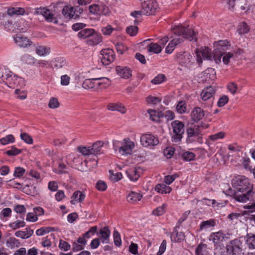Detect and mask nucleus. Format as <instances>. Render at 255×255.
Instances as JSON below:
<instances>
[{"instance_id": "f257e3e1", "label": "nucleus", "mask_w": 255, "mask_h": 255, "mask_svg": "<svg viewBox=\"0 0 255 255\" xmlns=\"http://www.w3.org/2000/svg\"><path fill=\"white\" fill-rule=\"evenodd\" d=\"M232 184L237 191L243 193L238 194L234 192L231 196L239 202L250 201L252 202L251 205H247L246 208L255 209V192L253 191V186L250 182L249 179L243 175H237L232 180Z\"/></svg>"}, {"instance_id": "f03ea898", "label": "nucleus", "mask_w": 255, "mask_h": 255, "mask_svg": "<svg viewBox=\"0 0 255 255\" xmlns=\"http://www.w3.org/2000/svg\"><path fill=\"white\" fill-rule=\"evenodd\" d=\"M34 13L36 14L42 15L47 21L54 23H58L61 20L62 22H63L72 18L74 19V7L71 5H65L63 7L62 15H56L53 13L51 10L45 7L37 8Z\"/></svg>"}, {"instance_id": "7ed1b4c3", "label": "nucleus", "mask_w": 255, "mask_h": 255, "mask_svg": "<svg viewBox=\"0 0 255 255\" xmlns=\"http://www.w3.org/2000/svg\"><path fill=\"white\" fill-rule=\"evenodd\" d=\"M172 31L175 35L181 36L182 38H177L173 39L165 48V52L167 53H171L176 46L183 41L182 38L187 39L190 41L193 40L196 41L197 40L195 37V32L189 26L185 27L183 26L182 25H177L172 28Z\"/></svg>"}, {"instance_id": "20e7f679", "label": "nucleus", "mask_w": 255, "mask_h": 255, "mask_svg": "<svg viewBox=\"0 0 255 255\" xmlns=\"http://www.w3.org/2000/svg\"><path fill=\"white\" fill-rule=\"evenodd\" d=\"M135 146L134 143L129 138H126L122 141L115 140L113 141V147L115 150H119L122 155H131Z\"/></svg>"}, {"instance_id": "39448f33", "label": "nucleus", "mask_w": 255, "mask_h": 255, "mask_svg": "<svg viewBox=\"0 0 255 255\" xmlns=\"http://www.w3.org/2000/svg\"><path fill=\"white\" fill-rule=\"evenodd\" d=\"M215 49L213 51V59L217 64L221 62V58L224 53L229 50L231 47L230 42L227 40H220L214 43Z\"/></svg>"}, {"instance_id": "423d86ee", "label": "nucleus", "mask_w": 255, "mask_h": 255, "mask_svg": "<svg viewBox=\"0 0 255 255\" xmlns=\"http://www.w3.org/2000/svg\"><path fill=\"white\" fill-rule=\"evenodd\" d=\"M171 127L174 133L172 141L175 142L180 141L184 133V124L181 121L175 120L171 123Z\"/></svg>"}, {"instance_id": "0eeeda50", "label": "nucleus", "mask_w": 255, "mask_h": 255, "mask_svg": "<svg viewBox=\"0 0 255 255\" xmlns=\"http://www.w3.org/2000/svg\"><path fill=\"white\" fill-rule=\"evenodd\" d=\"M5 77L3 83L9 88L13 89L17 87L21 88L25 85L24 79L13 74L10 71V74Z\"/></svg>"}, {"instance_id": "6e6552de", "label": "nucleus", "mask_w": 255, "mask_h": 255, "mask_svg": "<svg viewBox=\"0 0 255 255\" xmlns=\"http://www.w3.org/2000/svg\"><path fill=\"white\" fill-rule=\"evenodd\" d=\"M89 9L91 13L96 16L108 15L110 12L109 7L102 2L90 5Z\"/></svg>"}, {"instance_id": "1a4fd4ad", "label": "nucleus", "mask_w": 255, "mask_h": 255, "mask_svg": "<svg viewBox=\"0 0 255 255\" xmlns=\"http://www.w3.org/2000/svg\"><path fill=\"white\" fill-rule=\"evenodd\" d=\"M242 246V243L241 241L238 239H236L230 241L226 245V249L229 255H243L244 253Z\"/></svg>"}, {"instance_id": "9d476101", "label": "nucleus", "mask_w": 255, "mask_h": 255, "mask_svg": "<svg viewBox=\"0 0 255 255\" xmlns=\"http://www.w3.org/2000/svg\"><path fill=\"white\" fill-rule=\"evenodd\" d=\"M141 4L143 14L146 15L154 14L158 7L157 2L153 0H141Z\"/></svg>"}, {"instance_id": "9b49d317", "label": "nucleus", "mask_w": 255, "mask_h": 255, "mask_svg": "<svg viewBox=\"0 0 255 255\" xmlns=\"http://www.w3.org/2000/svg\"><path fill=\"white\" fill-rule=\"evenodd\" d=\"M186 133V142L187 143H191L197 141L200 135H201L199 129H197L196 128L195 125L193 124L188 125Z\"/></svg>"}, {"instance_id": "f8f14e48", "label": "nucleus", "mask_w": 255, "mask_h": 255, "mask_svg": "<svg viewBox=\"0 0 255 255\" xmlns=\"http://www.w3.org/2000/svg\"><path fill=\"white\" fill-rule=\"evenodd\" d=\"M228 239L227 235L221 231L212 233L209 238V240L213 242L214 247L223 245V243Z\"/></svg>"}, {"instance_id": "ddd939ff", "label": "nucleus", "mask_w": 255, "mask_h": 255, "mask_svg": "<svg viewBox=\"0 0 255 255\" xmlns=\"http://www.w3.org/2000/svg\"><path fill=\"white\" fill-rule=\"evenodd\" d=\"M100 58L103 65H108L114 61V52L110 49H103L101 51Z\"/></svg>"}, {"instance_id": "4468645a", "label": "nucleus", "mask_w": 255, "mask_h": 255, "mask_svg": "<svg viewBox=\"0 0 255 255\" xmlns=\"http://www.w3.org/2000/svg\"><path fill=\"white\" fill-rule=\"evenodd\" d=\"M140 141L141 144L145 147L154 146L159 142L158 138L151 134L142 135L140 137Z\"/></svg>"}, {"instance_id": "2eb2a0df", "label": "nucleus", "mask_w": 255, "mask_h": 255, "mask_svg": "<svg viewBox=\"0 0 255 255\" xmlns=\"http://www.w3.org/2000/svg\"><path fill=\"white\" fill-rule=\"evenodd\" d=\"M205 116L204 110L200 107H195L191 113V119L195 122H198L202 120Z\"/></svg>"}, {"instance_id": "dca6fc26", "label": "nucleus", "mask_w": 255, "mask_h": 255, "mask_svg": "<svg viewBox=\"0 0 255 255\" xmlns=\"http://www.w3.org/2000/svg\"><path fill=\"white\" fill-rule=\"evenodd\" d=\"M111 231L108 227H104L99 232V237L103 243H109Z\"/></svg>"}, {"instance_id": "f3484780", "label": "nucleus", "mask_w": 255, "mask_h": 255, "mask_svg": "<svg viewBox=\"0 0 255 255\" xmlns=\"http://www.w3.org/2000/svg\"><path fill=\"white\" fill-rule=\"evenodd\" d=\"M116 71L117 74L123 78L128 79L131 76V70L127 67L117 66L116 67Z\"/></svg>"}, {"instance_id": "a211bd4d", "label": "nucleus", "mask_w": 255, "mask_h": 255, "mask_svg": "<svg viewBox=\"0 0 255 255\" xmlns=\"http://www.w3.org/2000/svg\"><path fill=\"white\" fill-rule=\"evenodd\" d=\"M15 42L20 47H26L30 46L31 42L25 36L22 35H16L14 37Z\"/></svg>"}, {"instance_id": "6ab92c4d", "label": "nucleus", "mask_w": 255, "mask_h": 255, "mask_svg": "<svg viewBox=\"0 0 255 255\" xmlns=\"http://www.w3.org/2000/svg\"><path fill=\"white\" fill-rule=\"evenodd\" d=\"M192 59L191 55L187 52L180 54L177 57L178 62L185 66H188L191 62Z\"/></svg>"}, {"instance_id": "aec40b11", "label": "nucleus", "mask_w": 255, "mask_h": 255, "mask_svg": "<svg viewBox=\"0 0 255 255\" xmlns=\"http://www.w3.org/2000/svg\"><path fill=\"white\" fill-rule=\"evenodd\" d=\"M196 255H211L210 249L207 245L203 243L199 244L195 249Z\"/></svg>"}, {"instance_id": "412c9836", "label": "nucleus", "mask_w": 255, "mask_h": 255, "mask_svg": "<svg viewBox=\"0 0 255 255\" xmlns=\"http://www.w3.org/2000/svg\"><path fill=\"white\" fill-rule=\"evenodd\" d=\"M215 91L214 88L210 86L205 88L201 94L202 99L204 101H207L210 99L215 94Z\"/></svg>"}, {"instance_id": "4be33fe9", "label": "nucleus", "mask_w": 255, "mask_h": 255, "mask_svg": "<svg viewBox=\"0 0 255 255\" xmlns=\"http://www.w3.org/2000/svg\"><path fill=\"white\" fill-rule=\"evenodd\" d=\"M33 233V230L29 227L25 229V231H17L15 233V236L23 239H28L30 237Z\"/></svg>"}, {"instance_id": "5701e85b", "label": "nucleus", "mask_w": 255, "mask_h": 255, "mask_svg": "<svg viewBox=\"0 0 255 255\" xmlns=\"http://www.w3.org/2000/svg\"><path fill=\"white\" fill-rule=\"evenodd\" d=\"M101 42H102V36L95 31L90 38L87 40V43L89 45H97Z\"/></svg>"}, {"instance_id": "b1692460", "label": "nucleus", "mask_w": 255, "mask_h": 255, "mask_svg": "<svg viewBox=\"0 0 255 255\" xmlns=\"http://www.w3.org/2000/svg\"><path fill=\"white\" fill-rule=\"evenodd\" d=\"M25 13V9L22 7H9L7 9V14L10 16H12L15 15H22Z\"/></svg>"}, {"instance_id": "393cba45", "label": "nucleus", "mask_w": 255, "mask_h": 255, "mask_svg": "<svg viewBox=\"0 0 255 255\" xmlns=\"http://www.w3.org/2000/svg\"><path fill=\"white\" fill-rule=\"evenodd\" d=\"M154 189L157 192L162 194L170 193L172 191V188L166 183L158 184L155 186Z\"/></svg>"}, {"instance_id": "a878e982", "label": "nucleus", "mask_w": 255, "mask_h": 255, "mask_svg": "<svg viewBox=\"0 0 255 255\" xmlns=\"http://www.w3.org/2000/svg\"><path fill=\"white\" fill-rule=\"evenodd\" d=\"M85 198V195L84 193L80 191H76L73 193L70 202L72 204H75L76 202H82Z\"/></svg>"}, {"instance_id": "bb28decb", "label": "nucleus", "mask_w": 255, "mask_h": 255, "mask_svg": "<svg viewBox=\"0 0 255 255\" xmlns=\"http://www.w3.org/2000/svg\"><path fill=\"white\" fill-rule=\"evenodd\" d=\"M94 80L96 82V87L104 89L106 88L110 85L109 79L106 77L94 78Z\"/></svg>"}, {"instance_id": "cd10ccee", "label": "nucleus", "mask_w": 255, "mask_h": 255, "mask_svg": "<svg viewBox=\"0 0 255 255\" xmlns=\"http://www.w3.org/2000/svg\"><path fill=\"white\" fill-rule=\"evenodd\" d=\"M142 195L135 192L131 191L127 196V201L131 204H134L140 201Z\"/></svg>"}, {"instance_id": "c85d7f7f", "label": "nucleus", "mask_w": 255, "mask_h": 255, "mask_svg": "<svg viewBox=\"0 0 255 255\" xmlns=\"http://www.w3.org/2000/svg\"><path fill=\"white\" fill-rule=\"evenodd\" d=\"M107 108L109 110L118 111L122 114H124L126 112V109L121 104L110 103L108 105Z\"/></svg>"}, {"instance_id": "c756f323", "label": "nucleus", "mask_w": 255, "mask_h": 255, "mask_svg": "<svg viewBox=\"0 0 255 255\" xmlns=\"http://www.w3.org/2000/svg\"><path fill=\"white\" fill-rule=\"evenodd\" d=\"M148 113L150 116V119L154 122H159L161 118L164 117L165 113L162 112H159L156 115V112L152 109H149L147 111Z\"/></svg>"}, {"instance_id": "7c9ffc66", "label": "nucleus", "mask_w": 255, "mask_h": 255, "mask_svg": "<svg viewBox=\"0 0 255 255\" xmlns=\"http://www.w3.org/2000/svg\"><path fill=\"white\" fill-rule=\"evenodd\" d=\"M185 236L183 232H178L176 230L173 231L171 235L172 242L180 243L184 240Z\"/></svg>"}, {"instance_id": "2f4dec72", "label": "nucleus", "mask_w": 255, "mask_h": 255, "mask_svg": "<svg viewBox=\"0 0 255 255\" xmlns=\"http://www.w3.org/2000/svg\"><path fill=\"white\" fill-rule=\"evenodd\" d=\"M216 226V221L213 219L203 221L200 225V230L201 231L206 230L210 228L214 227Z\"/></svg>"}, {"instance_id": "473e14b6", "label": "nucleus", "mask_w": 255, "mask_h": 255, "mask_svg": "<svg viewBox=\"0 0 255 255\" xmlns=\"http://www.w3.org/2000/svg\"><path fill=\"white\" fill-rule=\"evenodd\" d=\"M162 46L158 43H151L147 46V50L149 52L158 54L162 51Z\"/></svg>"}, {"instance_id": "72a5a7b5", "label": "nucleus", "mask_w": 255, "mask_h": 255, "mask_svg": "<svg viewBox=\"0 0 255 255\" xmlns=\"http://www.w3.org/2000/svg\"><path fill=\"white\" fill-rule=\"evenodd\" d=\"M127 174L131 181H136L140 176L139 172L136 168L131 169L126 172Z\"/></svg>"}, {"instance_id": "f704fd0d", "label": "nucleus", "mask_w": 255, "mask_h": 255, "mask_svg": "<svg viewBox=\"0 0 255 255\" xmlns=\"http://www.w3.org/2000/svg\"><path fill=\"white\" fill-rule=\"evenodd\" d=\"M246 243L250 249H255V235L250 233L246 236Z\"/></svg>"}, {"instance_id": "c9c22d12", "label": "nucleus", "mask_w": 255, "mask_h": 255, "mask_svg": "<svg viewBox=\"0 0 255 255\" xmlns=\"http://www.w3.org/2000/svg\"><path fill=\"white\" fill-rule=\"evenodd\" d=\"M104 143L101 141H98L91 146V150L92 154H99L101 153V149L103 147Z\"/></svg>"}, {"instance_id": "e433bc0d", "label": "nucleus", "mask_w": 255, "mask_h": 255, "mask_svg": "<svg viewBox=\"0 0 255 255\" xmlns=\"http://www.w3.org/2000/svg\"><path fill=\"white\" fill-rule=\"evenodd\" d=\"M94 32V30L93 29L86 28L79 32L78 36L79 38L84 39L87 38V39H88Z\"/></svg>"}, {"instance_id": "4c0bfd02", "label": "nucleus", "mask_w": 255, "mask_h": 255, "mask_svg": "<svg viewBox=\"0 0 255 255\" xmlns=\"http://www.w3.org/2000/svg\"><path fill=\"white\" fill-rule=\"evenodd\" d=\"M250 30V26L245 22H242L240 23L238 26V32L239 34H245L249 32Z\"/></svg>"}, {"instance_id": "58836bf2", "label": "nucleus", "mask_w": 255, "mask_h": 255, "mask_svg": "<svg viewBox=\"0 0 255 255\" xmlns=\"http://www.w3.org/2000/svg\"><path fill=\"white\" fill-rule=\"evenodd\" d=\"M50 52V48L45 46H38L36 48V53L40 56H44L48 54Z\"/></svg>"}, {"instance_id": "ea45409f", "label": "nucleus", "mask_w": 255, "mask_h": 255, "mask_svg": "<svg viewBox=\"0 0 255 255\" xmlns=\"http://www.w3.org/2000/svg\"><path fill=\"white\" fill-rule=\"evenodd\" d=\"M82 87L87 90L94 89L96 88V82L94 79H86L83 82Z\"/></svg>"}, {"instance_id": "a19ab883", "label": "nucleus", "mask_w": 255, "mask_h": 255, "mask_svg": "<svg viewBox=\"0 0 255 255\" xmlns=\"http://www.w3.org/2000/svg\"><path fill=\"white\" fill-rule=\"evenodd\" d=\"M66 65V61L63 57H57L53 61V66L56 69H59Z\"/></svg>"}, {"instance_id": "79ce46f5", "label": "nucleus", "mask_w": 255, "mask_h": 255, "mask_svg": "<svg viewBox=\"0 0 255 255\" xmlns=\"http://www.w3.org/2000/svg\"><path fill=\"white\" fill-rule=\"evenodd\" d=\"M182 159L185 161H191L194 160L195 158V154L189 151H184L181 154Z\"/></svg>"}, {"instance_id": "37998d69", "label": "nucleus", "mask_w": 255, "mask_h": 255, "mask_svg": "<svg viewBox=\"0 0 255 255\" xmlns=\"http://www.w3.org/2000/svg\"><path fill=\"white\" fill-rule=\"evenodd\" d=\"M25 226V223L23 221L16 220L14 222L10 223L9 227L13 230H15L20 228L23 227Z\"/></svg>"}, {"instance_id": "c03bdc74", "label": "nucleus", "mask_w": 255, "mask_h": 255, "mask_svg": "<svg viewBox=\"0 0 255 255\" xmlns=\"http://www.w3.org/2000/svg\"><path fill=\"white\" fill-rule=\"evenodd\" d=\"M167 205L166 204H163L161 206L157 207L152 212V214L155 216H161L165 212V209Z\"/></svg>"}, {"instance_id": "a18cd8bd", "label": "nucleus", "mask_w": 255, "mask_h": 255, "mask_svg": "<svg viewBox=\"0 0 255 255\" xmlns=\"http://www.w3.org/2000/svg\"><path fill=\"white\" fill-rule=\"evenodd\" d=\"M177 112L179 114H184L186 111V104L185 101H179L176 107Z\"/></svg>"}, {"instance_id": "49530a36", "label": "nucleus", "mask_w": 255, "mask_h": 255, "mask_svg": "<svg viewBox=\"0 0 255 255\" xmlns=\"http://www.w3.org/2000/svg\"><path fill=\"white\" fill-rule=\"evenodd\" d=\"M14 142V137L12 134H9L0 139V143L2 145H6L9 143Z\"/></svg>"}, {"instance_id": "de8ad7c7", "label": "nucleus", "mask_w": 255, "mask_h": 255, "mask_svg": "<svg viewBox=\"0 0 255 255\" xmlns=\"http://www.w3.org/2000/svg\"><path fill=\"white\" fill-rule=\"evenodd\" d=\"M10 74L9 69L4 67H0V82H3L5 79V77Z\"/></svg>"}, {"instance_id": "09e8293b", "label": "nucleus", "mask_w": 255, "mask_h": 255, "mask_svg": "<svg viewBox=\"0 0 255 255\" xmlns=\"http://www.w3.org/2000/svg\"><path fill=\"white\" fill-rule=\"evenodd\" d=\"M21 151V149H17L15 146H12L10 149L6 150L5 153L9 156H13L19 154Z\"/></svg>"}, {"instance_id": "8fccbe9b", "label": "nucleus", "mask_w": 255, "mask_h": 255, "mask_svg": "<svg viewBox=\"0 0 255 255\" xmlns=\"http://www.w3.org/2000/svg\"><path fill=\"white\" fill-rule=\"evenodd\" d=\"M25 169L21 167H16L14 168L13 176L15 178H21L25 173Z\"/></svg>"}, {"instance_id": "3c124183", "label": "nucleus", "mask_w": 255, "mask_h": 255, "mask_svg": "<svg viewBox=\"0 0 255 255\" xmlns=\"http://www.w3.org/2000/svg\"><path fill=\"white\" fill-rule=\"evenodd\" d=\"M114 242L115 245L117 247H120L122 245V240L120 233L117 231L115 230L113 233Z\"/></svg>"}, {"instance_id": "603ef678", "label": "nucleus", "mask_w": 255, "mask_h": 255, "mask_svg": "<svg viewBox=\"0 0 255 255\" xmlns=\"http://www.w3.org/2000/svg\"><path fill=\"white\" fill-rule=\"evenodd\" d=\"M234 56V53L231 52H227L224 53L222 56V61L226 65H228L230 62V60Z\"/></svg>"}, {"instance_id": "864d4df0", "label": "nucleus", "mask_w": 255, "mask_h": 255, "mask_svg": "<svg viewBox=\"0 0 255 255\" xmlns=\"http://www.w3.org/2000/svg\"><path fill=\"white\" fill-rule=\"evenodd\" d=\"M19 242L17 239L13 237H10L8 239L6 242V246L8 248H13L15 247H18Z\"/></svg>"}, {"instance_id": "5fc2aeb1", "label": "nucleus", "mask_w": 255, "mask_h": 255, "mask_svg": "<svg viewBox=\"0 0 255 255\" xmlns=\"http://www.w3.org/2000/svg\"><path fill=\"white\" fill-rule=\"evenodd\" d=\"M109 172L110 173V178L113 182H117L123 177L122 174L121 172L114 173V172L112 170H110Z\"/></svg>"}, {"instance_id": "6e6d98bb", "label": "nucleus", "mask_w": 255, "mask_h": 255, "mask_svg": "<svg viewBox=\"0 0 255 255\" xmlns=\"http://www.w3.org/2000/svg\"><path fill=\"white\" fill-rule=\"evenodd\" d=\"M165 76L163 74H158L153 79L151 82L153 84H159L162 83L165 80Z\"/></svg>"}, {"instance_id": "4d7b16f0", "label": "nucleus", "mask_w": 255, "mask_h": 255, "mask_svg": "<svg viewBox=\"0 0 255 255\" xmlns=\"http://www.w3.org/2000/svg\"><path fill=\"white\" fill-rule=\"evenodd\" d=\"M178 177L179 175L177 173L166 176L164 177V182L167 185H170Z\"/></svg>"}, {"instance_id": "13d9d810", "label": "nucleus", "mask_w": 255, "mask_h": 255, "mask_svg": "<svg viewBox=\"0 0 255 255\" xmlns=\"http://www.w3.org/2000/svg\"><path fill=\"white\" fill-rule=\"evenodd\" d=\"M20 138L26 143L31 144L33 143V139L31 136H30L27 133L24 132L20 134Z\"/></svg>"}, {"instance_id": "bf43d9fd", "label": "nucleus", "mask_w": 255, "mask_h": 255, "mask_svg": "<svg viewBox=\"0 0 255 255\" xmlns=\"http://www.w3.org/2000/svg\"><path fill=\"white\" fill-rule=\"evenodd\" d=\"M137 31L138 27L136 26L131 25L126 28L127 33L131 36L135 35Z\"/></svg>"}, {"instance_id": "052dcab7", "label": "nucleus", "mask_w": 255, "mask_h": 255, "mask_svg": "<svg viewBox=\"0 0 255 255\" xmlns=\"http://www.w3.org/2000/svg\"><path fill=\"white\" fill-rule=\"evenodd\" d=\"M98 227L96 226L91 227L87 232H86L83 235L84 238L89 239L91 236H93L97 232Z\"/></svg>"}, {"instance_id": "680f3d73", "label": "nucleus", "mask_w": 255, "mask_h": 255, "mask_svg": "<svg viewBox=\"0 0 255 255\" xmlns=\"http://www.w3.org/2000/svg\"><path fill=\"white\" fill-rule=\"evenodd\" d=\"M250 162H251V160L249 157H243V161L242 162L243 166L247 170L251 171H252V167L250 165Z\"/></svg>"}, {"instance_id": "e2e57ef3", "label": "nucleus", "mask_w": 255, "mask_h": 255, "mask_svg": "<svg viewBox=\"0 0 255 255\" xmlns=\"http://www.w3.org/2000/svg\"><path fill=\"white\" fill-rule=\"evenodd\" d=\"M59 106V103L56 98H51L48 103V107L51 109H56Z\"/></svg>"}, {"instance_id": "0e129e2a", "label": "nucleus", "mask_w": 255, "mask_h": 255, "mask_svg": "<svg viewBox=\"0 0 255 255\" xmlns=\"http://www.w3.org/2000/svg\"><path fill=\"white\" fill-rule=\"evenodd\" d=\"M174 152V148L172 147H167L164 149L163 153L167 158H170L173 156Z\"/></svg>"}, {"instance_id": "69168bd1", "label": "nucleus", "mask_w": 255, "mask_h": 255, "mask_svg": "<svg viewBox=\"0 0 255 255\" xmlns=\"http://www.w3.org/2000/svg\"><path fill=\"white\" fill-rule=\"evenodd\" d=\"M203 59H207V60H212V55L211 50L207 47H206L204 49H203Z\"/></svg>"}, {"instance_id": "338daca9", "label": "nucleus", "mask_w": 255, "mask_h": 255, "mask_svg": "<svg viewBox=\"0 0 255 255\" xmlns=\"http://www.w3.org/2000/svg\"><path fill=\"white\" fill-rule=\"evenodd\" d=\"M96 188L99 191H104L107 189V186L105 182L99 180L96 184Z\"/></svg>"}, {"instance_id": "774afa93", "label": "nucleus", "mask_w": 255, "mask_h": 255, "mask_svg": "<svg viewBox=\"0 0 255 255\" xmlns=\"http://www.w3.org/2000/svg\"><path fill=\"white\" fill-rule=\"evenodd\" d=\"M228 97L227 96L224 95L219 99L217 103V105L219 107H222L228 102Z\"/></svg>"}]
</instances>
